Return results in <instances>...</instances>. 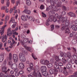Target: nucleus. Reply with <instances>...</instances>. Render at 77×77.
I'll use <instances>...</instances> for the list:
<instances>
[{"mask_svg":"<svg viewBox=\"0 0 77 77\" xmlns=\"http://www.w3.org/2000/svg\"><path fill=\"white\" fill-rule=\"evenodd\" d=\"M61 30L63 31H65V33L66 34V33H70V30L69 28L68 27H66L65 26V24H63L62 25Z\"/></svg>","mask_w":77,"mask_h":77,"instance_id":"f257e3e1","label":"nucleus"},{"mask_svg":"<svg viewBox=\"0 0 77 77\" xmlns=\"http://www.w3.org/2000/svg\"><path fill=\"white\" fill-rule=\"evenodd\" d=\"M42 77V75H41V74L40 72H38V74L37 75V74L36 73V75L35 76V77Z\"/></svg>","mask_w":77,"mask_h":77,"instance_id":"e433bc0d","label":"nucleus"},{"mask_svg":"<svg viewBox=\"0 0 77 77\" xmlns=\"http://www.w3.org/2000/svg\"><path fill=\"white\" fill-rule=\"evenodd\" d=\"M72 34L74 36H75L77 35V33L75 32H72Z\"/></svg>","mask_w":77,"mask_h":77,"instance_id":"052dcab7","label":"nucleus"},{"mask_svg":"<svg viewBox=\"0 0 77 77\" xmlns=\"http://www.w3.org/2000/svg\"><path fill=\"white\" fill-rule=\"evenodd\" d=\"M12 35V31L11 30V28H9L7 32V36H11Z\"/></svg>","mask_w":77,"mask_h":77,"instance_id":"9b49d317","label":"nucleus"},{"mask_svg":"<svg viewBox=\"0 0 77 77\" xmlns=\"http://www.w3.org/2000/svg\"><path fill=\"white\" fill-rule=\"evenodd\" d=\"M63 73L64 74V75H65L66 76L68 75V72H67V71L63 72Z\"/></svg>","mask_w":77,"mask_h":77,"instance_id":"09e8293b","label":"nucleus"},{"mask_svg":"<svg viewBox=\"0 0 77 77\" xmlns=\"http://www.w3.org/2000/svg\"><path fill=\"white\" fill-rule=\"evenodd\" d=\"M71 58H67V61L68 62H69V63L70 62H71Z\"/></svg>","mask_w":77,"mask_h":77,"instance_id":"3c124183","label":"nucleus"},{"mask_svg":"<svg viewBox=\"0 0 77 77\" xmlns=\"http://www.w3.org/2000/svg\"><path fill=\"white\" fill-rule=\"evenodd\" d=\"M30 68H32V67H33V63H30Z\"/></svg>","mask_w":77,"mask_h":77,"instance_id":"774afa93","label":"nucleus"},{"mask_svg":"<svg viewBox=\"0 0 77 77\" xmlns=\"http://www.w3.org/2000/svg\"><path fill=\"white\" fill-rule=\"evenodd\" d=\"M62 62H63L64 64H66V63L67 62V60L66 59L64 58V59H62Z\"/></svg>","mask_w":77,"mask_h":77,"instance_id":"f704fd0d","label":"nucleus"},{"mask_svg":"<svg viewBox=\"0 0 77 77\" xmlns=\"http://www.w3.org/2000/svg\"><path fill=\"white\" fill-rule=\"evenodd\" d=\"M49 72L51 74H54L55 75H56L58 73V70L57 69H49Z\"/></svg>","mask_w":77,"mask_h":77,"instance_id":"7ed1b4c3","label":"nucleus"},{"mask_svg":"<svg viewBox=\"0 0 77 77\" xmlns=\"http://www.w3.org/2000/svg\"><path fill=\"white\" fill-rule=\"evenodd\" d=\"M40 8L41 9H44L45 6L43 5H42L40 6Z\"/></svg>","mask_w":77,"mask_h":77,"instance_id":"864d4df0","label":"nucleus"},{"mask_svg":"<svg viewBox=\"0 0 77 77\" xmlns=\"http://www.w3.org/2000/svg\"><path fill=\"white\" fill-rule=\"evenodd\" d=\"M12 61H9L8 63V65L10 66L11 65V66L12 65Z\"/></svg>","mask_w":77,"mask_h":77,"instance_id":"e2e57ef3","label":"nucleus"},{"mask_svg":"<svg viewBox=\"0 0 77 77\" xmlns=\"http://www.w3.org/2000/svg\"><path fill=\"white\" fill-rule=\"evenodd\" d=\"M14 60V62L15 63H17L18 61V59L17 58H15L13 59Z\"/></svg>","mask_w":77,"mask_h":77,"instance_id":"de8ad7c7","label":"nucleus"},{"mask_svg":"<svg viewBox=\"0 0 77 77\" xmlns=\"http://www.w3.org/2000/svg\"><path fill=\"white\" fill-rule=\"evenodd\" d=\"M7 40V36L6 35H2V42H3V43H5V42Z\"/></svg>","mask_w":77,"mask_h":77,"instance_id":"4468645a","label":"nucleus"},{"mask_svg":"<svg viewBox=\"0 0 77 77\" xmlns=\"http://www.w3.org/2000/svg\"><path fill=\"white\" fill-rule=\"evenodd\" d=\"M67 14H68L70 17H74V18H75V17H76L75 14L72 12H70L68 13Z\"/></svg>","mask_w":77,"mask_h":77,"instance_id":"1a4fd4ad","label":"nucleus"},{"mask_svg":"<svg viewBox=\"0 0 77 77\" xmlns=\"http://www.w3.org/2000/svg\"><path fill=\"white\" fill-rule=\"evenodd\" d=\"M66 67L67 69H70L72 67V66L71 64L69 63L67 64Z\"/></svg>","mask_w":77,"mask_h":77,"instance_id":"a878e982","label":"nucleus"},{"mask_svg":"<svg viewBox=\"0 0 77 77\" xmlns=\"http://www.w3.org/2000/svg\"><path fill=\"white\" fill-rule=\"evenodd\" d=\"M57 20H59V19L57 18H56L55 17H54L53 18V21L54 23L56 22V21L57 22Z\"/></svg>","mask_w":77,"mask_h":77,"instance_id":"a19ab883","label":"nucleus"},{"mask_svg":"<svg viewBox=\"0 0 77 77\" xmlns=\"http://www.w3.org/2000/svg\"><path fill=\"white\" fill-rule=\"evenodd\" d=\"M11 20L12 23H14V22H15V19L14 17L11 18Z\"/></svg>","mask_w":77,"mask_h":77,"instance_id":"bf43d9fd","label":"nucleus"},{"mask_svg":"<svg viewBox=\"0 0 77 77\" xmlns=\"http://www.w3.org/2000/svg\"><path fill=\"white\" fill-rule=\"evenodd\" d=\"M13 57V59H17L18 58V56L16 54H14Z\"/></svg>","mask_w":77,"mask_h":77,"instance_id":"c9c22d12","label":"nucleus"},{"mask_svg":"<svg viewBox=\"0 0 77 77\" xmlns=\"http://www.w3.org/2000/svg\"><path fill=\"white\" fill-rule=\"evenodd\" d=\"M53 58H55L57 62H59V56L57 55H56L55 54H54L52 56Z\"/></svg>","mask_w":77,"mask_h":77,"instance_id":"6ab92c4d","label":"nucleus"},{"mask_svg":"<svg viewBox=\"0 0 77 77\" xmlns=\"http://www.w3.org/2000/svg\"><path fill=\"white\" fill-rule=\"evenodd\" d=\"M6 27H7V25L5 24V26H3L2 29L0 30V34H1V35H3L4 32H5V31H4L5 28Z\"/></svg>","mask_w":77,"mask_h":77,"instance_id":"6e6552de","label":"nucleus"},{"mask_svg":"<svg viewBox=\"0 0 77 77\" xmlns=\"http://www.w3.org/2000/svg\"><path fill=\"white\" fill-rule=\"evenodd\" d=\"M26 2L27 5L28 6H30L31 4V1L29 0H26Z\"/></svg>","mask_w":77,"mask_h":77,"instance_id":"bb28decb","label":"nucleus"},{"mask_svg":"<svg viewBox=\"0 0 77 77\" xmlns=\"http://www.w3.org/2000/svg\"><path fill=\"white\" fill-rule=\"evenodd\" d=\"M19 59L22 62H24L26 61V58L25 57V56L22 53H20L19 54Z\"/></svg>","mask_w":77,"mask_h":77,"instance_id":"f03ea898","label":"nucleus"},{"mask_svg":"<svg viewBox=\"0 0 77 77\" xmlns=\"http://www.w3.org/2000/svg\"><path fill=\"white\" fill-rule=\"evenodd\" d=\"M72 42L73 44H75L77 43V40H72Z\"/></svg>","mask_w":77,"mask_h":77,"instance_id":"603ef678","label":"nucleus"},{"mask_svg":"<svg viewBox=\"0 0 77 77\" xmlns=\"http://www.w3.org/2000/svg\"><path fill=\"white\" fill-rule=\"evenodd\" d=\"M6 8V6H2L1 8V9H2V10H4Z\"/></svg>","mask_w":77,"mask_h":77,"instance_id":"680f3d73","label":"nucleus"},{"mask_svg":"<svg viewBox=\"0 0 77 77\" xmlns=\"http://www.w3.org/2000/svg\"><path fill=\"white\" fill-rule=\"evenodd\" d=\"M17 67V64L16 63L13 64L11 66V68L12 69H14Z\"/></svg>","mask_w":77,"mask_h":77,"instance_id":"f3484780","label":"nucleus"},{"mask_svg":"<svg viewBox=\"0 0 77 77\" xmlns=\"http://www.w3.org/2000/svg\"><path fill=\"white\" fill-rule=\"evenodd\" d=\"M24 48H26L27 50H28V51H30V52H31L32 51V48H31L30 47H27V46H23Z\"/></svg>","mask_w":77,"mask_h":77,"instance_id":"412c9836","label":"nucleus"},{"mask_svg":"<svg viewBox=\"0 0 77 77\" xmlns=\"http://www.w3.org/2000/svg\"><path fill=\"white\" fill-rule=\"evenodd\" d=\"M40 62L42 65H46L48 63H49V61L47 60H46L45 61L43 60H42L40 61Z\"/></svg>","mask_w":77,"mask_h":77,"instance_id":"9d476101","label":"nucleus"},{"mask_svg":"<svg viewBox=\"0 0 77 77\" xmlns=\"http://www.w3.org/2000/svg\"><path fill=\"white\" fill-rule=\"evenodd\" d=\"M42 17H43L44 18H45V17H47V15L45 14L44 12H42Z\"/></svg>","mask_w":77,"mask_h":77,"instance_id":"37998d69","label":"nucleus"},{"mask_svg":"<svg viewBox=\"0 0 77 77\" xmlns=\"http://www.w3.org/2000/svg\"><path fill=\"white\" fill-rule=\"evenodd\" d=\"M71 27L73 30L75 31V32L77 31V28L75 25H73L71 26Z\"/></svg>","mask_w":77,"mask_h":77,"instance_id":"aec40b11","label":"nucleus"},{"mask_svg":"<svg viewBox=\"0 0 77 77\" xmlns=\"http://www.w3.org/2000/svg\"><path fill=\"white\" fill-rule=\"evenodd\" d=\"M60 0H56V1H55V3L54 5H56L57 7L58 8H60L62 6V2L58 1H60Z\"/></svg>","mask_w":77,"mask_h":77,"instance_id":"39448f33","label":"nucleus"},{"mask_svg":"<svg viewBox=\"0 0 77 77\" xmlns=\"http://www.w3.org/2000/svg\"><path fill=\"white\" fill-rule=\"evenodd\" d=\"M72 51L74 53H76L77 52V50L76 48L74 47H72Z\"/></svg>","mask_w":77,"mask_h":77,"instance_id":"473e14b6","label":"nucleus"},{"mask_svg":"<svg viewBox=\"0 0 77 77\" xmlns=\"http://www.w3.org/2000/svg\"><path fill=\"white\" fill-rule=\"evenodd\" d=\"M53 8L51 6H49L48 8H47L46 9V11H48L49 10H51Z\"/></svg>","mask_w":77,"mask_h":77,"instance_id":"c85d7f7f","label":"nucleus"},{"mask_svg":"<svg viewBox=\"0 0 77 77\" xmlns=\"http://www.w3.org/2000/svg\"><path fill=\"white\" fill-rule=\"evenodd\" d=\"M65 24L66 25V27H68V26H69V21H68L67 20L65 22Z\"/></svg>","mask_w":77,"mask_h":77,"instance_id":"7c9ffc66","label":"nucleus"},{"mask_svg":"<svg viewBox=\"0 0 77 77\" xmlns=\"http://www.w3.org/2000/svg\"><path fill=\"white\" fill-rule=\"evenodd\" d=\"M21 19L23 21H27V19H26V16L24 15L22 16Z\"/></svg>","mask_w":77,"mask_h":77,"instance_id":"cd10ccee","label":"nucleus"},{"mask_svg":"<svg viewBox=\"0 0 77 77\" xmlns=\"http://www.w3.org/2000/svg\"><path fill=\"white\" fill-rule=\"evenodd\" d=\"M58 18L59 19L57 20L58 23H59L60 21H61L62 23H64L66 21V19H65V17L61 15H60Z\"/></svg>","mask_w":77,"mask_h":77,"instance_id":"20e7f679","label":"nucleus"},{"mask_svg":"<svg viewBox=\"0 0 77 77\" xmlns=\"http://www.w3.org/2000/svg\"><path fill=\"white\" fill-rule=\"evenodd\" d=\"M50 61L51 63H53L54 62V58H51Z\"/></svg>","mask_w":77,"mask_h":77,"instance_id":"8fccbe9b","label":"nucleus"},{"mask_svg":"<svg viewBox=\"0 0 77 77\" xmlns=\"http://www.w3.org/2000/svg\"><path fill=\"white\" fill-rule=\"evenodd\" d=\"M32 57L34 59V60H36V59H37V58H36V57H35V55L34 54L32 53Z\"/></svg>","mask_w":77,"mask_h":77,"instance_id":"79ce46f5","label":"nucleus"},{"mask_svg":"<svg viewBox=\"0 0 77 77\" xmlns=\"http://www.w3.org/2000/svg\"><path fill=\"white\" fill-rule=\"evenodd\" d=\"M23 12L25 13V14H27V15H30V13H31V11H30L29 10L25 9L24 11H23Z\"/></svg>","mask_w":77,"mask_h":77,"instance_id":"dca6fc26","label":"nucleus"},{"mask_svg":"<svg viewBox=\"0 0 77 77\" xmlns=\"http://www.w3.org/2000/svg\"><path fill=\"white\" fill-rule=\"evenodd\" d=\"M48 68H52L53 67V64L51 63H49L48 65Z\"/></svg>","mask_w":77,"mask_h":77,"instance_id":"c03bdc74","label":"nucleus"},{"mask_svg":"<svg viewBox=\"0 0 77 77\" xmlns=\"http://www.w3.org/2000/svg\"><path fill=\"white\" fill-rule=\"evenodd\" d=\"M32 68L31 67H28L27 69V70L29 72H30L32 71Z\"/></svg>","mask_w":77,"mask_h":77,"instance_id":"4c0bfd02","label":"nucleus"},{"mask_svg":"<svg viewBox=\"0 0 77 77\" xmlns=\"http://www.w3.org/2000/svg\"><path fill=\"white\" fill-rule=\"evenodd\" d=\"M36 75V70H34L33 73H31L28 75L29 77H35Z\"/></svg>","mask_w":77,"mask_h":77,"instance_id":"423d86ee","label":"nucleus"},{"mask_svg":"<svg viewBox=\"0 0 77 77\" xmlns=\"http://www.w3.org/2000/svg\"><path fill=\"white\" fill-rule=\"evenodd\" d=\"M50 3L51 5L52 6H54V4H55V2L56 1V0H54V1H53L52 0H50Z\"/></svg>","mask_w":77,"mask_h":77,"instance_id":"5701e85b","label":"nucleus"},{"mask_svg":"<svg viewBox=\"0 0 77 77\" xmlns=\"http://www.w3.org/2000/svg\"><path fill=\"white\" fill-rule=\"evenodd\" d=\"M48 22H52V21H53V19H52V18H49L48 19Z\"/></svg>","mask_w":77,"mask_h":77,"instance_id":"ea45409f","label":"nucleus"},{"mask_svg":"<svg viewBox=\"0 0 77 77\" xmlns=\"http://www.w3.org/2000/svg\"><path fill=\"white\" fill-rule=\"evenodd\" d=\"M9 20V16H6L5 17V24H6V23H7V21Z\"/></svg>","mask_w":77,"mask_h":77,"instance_id":"b1692460","label":"nucleus"},{"mask_svg":"<svg viewBox=\"0 0 77 77\" xmlns=\"http://www.w3.org/2000/svg\"><path fill=\"white\" fill-rule=\"evenodd\" d=\"M54 67L55 68H56V69H59V66L57 64H54Z\"/></svg>","mask_w":77,"mask_h":77,"instance_id":"a18cd8bd","label":"nucleus"},{"mask_svg":"<svg viewBox=\"0 0 77 77\" xmlns=\"http://www.w3.org/2000/svg\"><path fill=\"white\" fill-rule=\"evenodd\" d=\"M40 69L42 72H45L47 71V67L45 66H43L40 67Z\"/></svg>","mask_w":77,"mask_h":77,"instance_id":"0eeeda50","label":"nucleus"},{"mask_svg":"<svg viewBox=\"0 0 77 77\" xmlns=\"http://www.w3.org/2000/svg\"><path fill=\"white\" fill-rule=\"evenodd\" d=\"M5 50H6V51H10L11 50H10V49H9V47H7V48H5Z\"/></svg>","mask_w":77,"mask_h":77,"instance_id":"6e6d98bb","label":"nucleus"},{"mask_svg":"<svg viewBox=\"0 0 77 77\" xmlns=\"http://www.w3.org/2000/svg\"><path fill=\"white\" fill-rule=\"evenodd\" d=\"M19 74L20 75H22L24 73V71L23 70L20 71L19 72Z\"/></svg>","mask_w":77,"mask_h":77,"instance_id":"49530a36","label":"nucleus"},{"mask_svg":"<svg viewBox=\"0 0 77 77\" xmlns=\"http://www.w3.org/2000/svg\"><path fill=\"white\" fill-rule=\"evenodd\" d=\"M58 64L59 66H63V63L61 62H59L58 63Z\"/></svg>","mask_w":77,"mask_h":77,"instance_id":"0e129e2a","label":"nucleus"},{"mask_svg":"<svg viewBox=\"0 0 77 77\" xmlns=\"http://www.w3.org/2000/svg\"><path fill=\"white\" fill-rule=\"evenodd\" d=\"M3 60H4V54L2 53L0 55V63L2 62Z\"/></svg>","mask_w":77,"mask_h":77,"instance_id":"2eb2a0df","label":"nucleus"},{"mask_svg":"<svg viewBox=\"0 0 77 77\" xmlns=\"http://www.w3.org/2000/svg\"><path fill=\"white\" fill-rule=\"evenodd\" d=\"M15 75L16 77H18V76H19L20 75V73L18 72H16L15 74Z\"/></svg>","mask_w":77,"mask_h":77,"instance_id":"13d9d810","label":"nucleus"},{"mask_svg":"<svg viewBox=\"0 0 77 77\" xmlns=\"http://www.w3.org/2000/svg\"><path fill=\"white\" fill-rule=\"evenodd\" d=\"M24 68V65L23 63H20L19 65V68L20 69H23Z\"/></svg>","mask_w":77,"mask_h":77,"instance_id":"ddd939ff","label":"nucleus"},{"mask_svg":"<svg viewBox=\"0 0 77 77\" xmlns=\"http://www.w3.org/2000/svg\"><path fill=\"white\" fill-rule=\"evenodd\" d=\"M66 56L68 57H71V53L70 52H67L66 54Z\"/></svg>","mask_w":77,"mask_h":77,"instance_id":"2f4dec72","label":"nucleus"},{"mask_svg":"<svg viewBox=\"0 0 77 77\" xmlns=\"http://www.w3.org/2000/svg\"><path fill=\"white\" fill-rule=\"evenodd\" d=\"M13 44H14V43H13L11 42V43L10 45H11V46H9L10 48H13V47H14V46H13Z\"/></svg>","mask_w":77,"mask_h":77,"instance_id":"338daca9","label":"nucleus"},{"mask_svg":"<svg viewBox=\"0 0 77 77\" xmlns=\"http://www.w3.org/2000/svg\"><path fill=\"white\" fill-rule=\"evenodd\" d=\"M9 57L8 58L10 60H12V54L11 53H10L9 54Z\"/></svg>","mask_w":77,"mask_h":77,"instance_id":"58836bf2","label":"nucleus"},{"mask_svg":"<svg viewBox=\"0 0 77 77\" xmlns=\"http://www.w3.org/2000/svg\"><path fill=\"white\" fill-rule=\"evenodd\" d=\"M10 70L9 69H8L6 72H4V77H6L8 76V74Z\"/></svg>","mask_w":77,"mask_h":77,"instance_id":"a211bd4d","label":"nucleus"},{"mask_svg":"<svg viewBox=\"0 0 77 77\" xmlns=\"http://www.w3.org/2000/svg\"><path fill=\"white\" fill-rule=\"evenodd\" d=\"M59 71L60 72H63V68L61 67H60L59 69Z\"/></svg>","mask_w":77,"mask_h":77,"instance_id":"5fc2aeb1","label":"nucleus"},{"mask_svg":"<svg viewBox=\"0 0 77 77\" xmlns=\"http://www.w3.org/2000/svg\"><path fill=\"white\" fill-rule=\"evenodd\" d=\"M2 71L4 72L6 71V70H7V68L6 67V66H5L3 67L2 68Z\"/></svg>","mask_w":77,"mask_h":77,"instance_id":"393cba45","label":"nucleus"},{"mask_svg":"<svg viewBox=\"0 0 77 77\" xmlns=\"http://www.w3.org/2000/svg\"><path fill=\"white\" fill-rule=\"evenodd\" d=\"M42 75L43 76H45V77H47L48 75V72H42Z\"/></svg>","mask_w":77,"mask_h":77,"instance_id":"4be33fe9","label":"nucleus"},{"mask_svg":"<svg viewBox=\"0 0 77 77\" xmlns=\"http://www.w3.org/2000/svg\"><path fill=\"white\" fill-rule=\"evenodd\" d=\"M26 17H27L29 20L30 21H33V22H34V21H35V19L33 18L32 17H30L29 15H26Z\"/></svg>","mask_w":77,"mask_h":77,"instance_id":"f8f14e48","label":"nucleus"},{"mask_svg":"<svg viewBox=\"0 0 77 77\" xmlns=\"http://www.w3.org/2000/svg\"><path fill=\"white\" fill-rule=\"evenodd\" d=\"M65 15H66V12L64 11H63L61 12V16H64Z\"/></svg>","mask_w":77,"mask_h":77,"instance_id":"72a5a7b5","label":"nucleus"},{"mask_svg":"<svg viewBox=\"0 0 77 77\" xmlns=\"http://www.w3.org/2000/svg\"><path fill=\"white\" fill-rule=\"evenodd\" d=\"M59 62L60 60H62L63 59V56L62 55H59L58 56Z\"/></svg>","mask_w":77,"mask_h":77,"instance_id":"c756f323","label":"nucleus"},{"mask_svg":"<svg viewBox=\"0 0 77 77\" xmlns=\"http://www.w3.org/2000/svg\"><path fill=\"white\" fill-rule=\"evenodd\" d=\"M59 16V15L58 14H56L55 15L54 17V18H58V17Z\"/></svg>","mask_w":77,"mask_h":77,"instance_id":"69168bd1","label":"nucleus"},{"mask_svg":"<svg viewBox=\"0 0 77 77\" xmlns=\"http://www.w3.org/2000/svg\"><path fill=\"white\" fill-rule=\"evenodd\" d=\"M50 27H51V30H53V29H54V25H52Z\"/></svg>","mask_w":77,"mask_h":77,"instance_id":"4d7b16f0","label":"nucleus"}]
</instances>
